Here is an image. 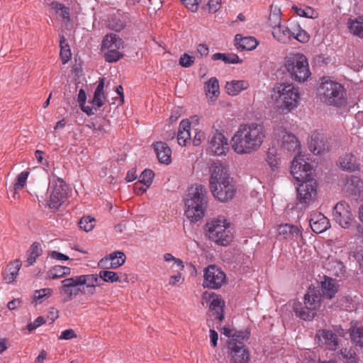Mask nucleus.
Returning a JSON list of instances; mask_svg holds the SVG:
<instances>
[{"label": "nucleus", "instance_id": "obj_50", "mask_svg": "<svg viewBox=\"0 0 363 363\" xmlns=\"http://www.w3.org/2000/svg\"><path fill=\"white\" fill-rule=\"evenodd\" d=\"M220 5L221 0H209L207 4L202 6V9H208L209 13H214L220 9Z\"/></svg>", "mask_w": 363, "mask_h": 363}, {"label": "nucleus", "instance_id": "obj_10", "mask_svg": "<svg viewBox=\"0 0 363 363\" xmlns=\"http://www.w3.org/2000/svg\"><path fill=\"white\" fill-rule=\"evenodd\" d=\"M52 191L50 196L48 206L52 209H58L65 202L68 194L69 186L66 182L60 178L52 182Z\"/></svg>", "mask_w": 363, "mask_h": 363}, {"label": "nucleus", "instance_id": "obj_54", "mask_svg": "<svg viewBox=\"0 0 363 363\" xmlns=\"http://www.w3.org/2000/svg\"><path fill=\"white\" fill-rule=\"evenodd\" d=\"M46 320L43 316H38L33 322L29 323L26 328L29 332L35 330L43 324L45 323Z\"/></svg>", "mask_w": 363, "mask_h": 363}, {"label": "nucleus", "instance_id": "obj_21", "mask_svg": "<svg viewBox=\"0 0 363 363\" xmlns=\"http://www.w3.org/2000/svg\"><path fill=\"white\" fill-rule=\"evenodd\" d=\"M347 191L354 197H360L363 191V182L358 176L351 175L347 178Z\"/></svg>", "mask_w": 363, "mask_h": 363}, {"label": "nucleus", "instance_id": "obj_4", "mask_svg": "<svg viewBox=\"0 0 363 363\" xmlns=\"http://www.w3.org/2000/svg\"><path fill=\"white\" fill-rule=\"evenodd\" d=\"M303 300L304 306L301 302H295L293 305V311L300 319L305 321L312 320L316 316V310L320 305V290L313 286H310L304 295Z\"/></svg>", "mask_w": 363, "mask_h": 363}, {"label": "nucleus", "instance_id": "obj_26", "mask_svg": "<svg viewBox=\"0 0 363 363\" xmlns=\"http://www.w3.org/2000/svg\"><path fill=\"white\" fill-rule=\"evenodd\" d=\"M309 223L312 230L317 234L323 233L330 228L328 219L322 214L311 218Z\"/></svg>", "mask_w": 363, "mask_h": 363}, {"label": "nucleus", "instance_id": "obj_56", "mask_svg": "<svg viewBox=\"0 0 363 363\" xmlns=\"http://www.w3.org/2000/svg\"><path fill=\"white\" fill-rule=\"evenodd\" d=\"M250 336V331L249 330H235L234 335L232 339H236L239 341L244 342L245 340H247Z\"/></svg>", "mask_w": 363, "mask_h": 363}, {"label": "nucleus", "instance_id": "obj_29", "mask_svg": "<svg viewBox=\"0 0 363 363\" xmlns=\"http://www.w3.org/2000/svg\"><path fill=\"white\" fill-rule=\"evenodd\" d=\"M247 83L244 80H233L225 84L226 92L229 95L236 96L241 91L247 88Z\"/></svg>", "mask_w": 363, "mask_h": 363}, {"label": "nucleus", "instance_id": "obj_39", "mask_svg": "<svg viewBox=\"0 0 363 363\" xmlns=\"http://www.w3.org/2000/svg\"><path fill=\"white\" fill-rule=\"evenodd\" d=\"M282 143L284 147L289 151L295 150L299 146L297 138L291 133L284 135Z\"/></svg>", "mask_w": 363, "mask_h": 363}, {"label": "nucleus", "instance_id": "obj_18", "mask_svg": "<svg viewBox=\"0 0 363 363\" xmlns=\"http://www.w3.org/2000/svg\"><path fill=\"white\" fill-rule=\"evenodd\" d=\"M159 162L162 164H169L172 162V150L163 141H157L152 144Z\"/></svg>", "mask_w": 363, "mask_h": 363}, {"label": "nucleus", "instance_id": "obj_23", "mask_svg": "<svg viewBox=\"0 0 363 363\" xmlns=\"http://www.w3.org/2000/svg\"><path fill=\"white\" fill-rule=\"evenodd\" d=\"M279 236L284 239L296 240L299 237H302V233L297 226L286 223L279 226Z\"/></svg>", "mask_w": 363, "mask_h": 363}, {"label": "nucleus", "instance_id": "obj_53", "mask_svg": "<svg viewBox=\"0 0 363 363\" xmlns=\"http://www.w3.org/2000/svg\"><path fill=\"white\" fill-rule=\"evenodd\" d=\"M117 253L119 255L118 256V258L113 262L109 263L108 268L110 269H117L119 267L122 266L125 262V254L121 251H117Z\"/></svg>", "mask_w": 363, "mask_h": 363}, {"label": "nucleus", "instance_id": "obj_17", "mask_svg": "<svg viewBox=\"0 0 363 363\" xmlns=\"http://www.w3.org/2000/svg\"><path fill=\"white\" fill-rule=\"evenodd\" d=\"M228 227L229 223H227L226 220L213 219L207 222L205 225V231L208 238L213 241L214 239H218L219 233H221L223 230H225Z\"/></svg>", "mask_w": 363, "mask_h": 363}, {"label": "nucleus", "instance_id": "obj_5", "mask_svg": "<svg viewBox=\"0 0 363 363\" xmlns=\"http://www.w3.org/2000/svg\"><path fill=\"white\" fill-rule=\"evenodd\" d=\"M284 72L296 82H303L311 75L306 57L300 52L291 53L284 57Z\"/></svg>", "mask_w": 363, "mask_h": 363}, {"label": "nucleus", "instance_id": "obj_24", "mask_svg": "<svg viewBox=\"0 0 363 363\" xmlns=\"http://www.w3.org/2000/svg\"><path fill=\"white\" fill-rule=\"evenodd\" d=\"M191 122L188 119L182 120L179 123V131L177 133V141L179 145L186 146L189 140H191Z\"/></svg>", "mask_w": 363, "mask_h": 363}, {"label": "nucleus", "instance_id": "obj_12", "mask_svg": "<svg viewBox=\"0 0 363 363\" xmlns=\"http://www.w3.org/2000/svg\"><path fill=\"white\" fill-rule=\"evenodd\" d=\"M202 303L203 301L209 303V311L213 315H216V318L219 321H223L225 318L223 308L225 307V301L221 296L215 292H208L206 291L201 296Z\"/></svg>", "mask_w": 363, "mask_h": 363}, {"label": "nucleus", "instance_id": "obj_62", "mask_svg": "<svg viewBox=\"0 0 363 363\" xmlns=\"http://www.w3.org/2000/svg\"><path fill=\"white\" fill-rule=\"evenodd\" d=\"M148 188L146 186H144L143 184L138 181L134 184L133 187L135 194L138 196L143 194Z\"/></svg>", "mask_w": 363, "mask_h": 363}, {"label": "nucleus", "instance_id": "obj_20", "mask_svg": "<svg viewBox=\"0 0 363 363\" xmlns=\"http://www.w3.org/2000/svg\"><path fill=\"white\" fill-rule=\"evenodd\" d=\"M339 286L335 279L327 276H324V281H321L323 295L329 299L335 297L338 291Z\"/></svg>", "mask_w": 363, "mask_h": 363}, {"label": "nucleus", "instance_id": "obj_8", "mask_svg": "<svg viewBox=\"0 0 363 363\" xmlns=\"http://www.w3.org/2000/svg\"><path fill=\"white\" fill-rule=\"evenodd\" d=\"M203 288L218 289L225 283L226 275L223 270L215 264L208 265L203 271Z\"/></svg>", "mask_w": 363, "mask_h": 363}, {"label": "nucleus", "instance_id": "obj_49", "mask_svg": "<svg viewBox=\"0 0 363 363\" xmlns=\"http://www.w3.org/2000/svg\"><path fill=\"white\" fill-rule=\"evenodd\" d=\"M195 57L188 55L187 53H184L181 55L179 60V65L185 68L190 67L194 64Z\"/></svg>", "mask_w": 363, "mask_h": 363}, {"label": "nucleus", "instance_id": "obj_19", "mask_svg": "<svg viewBox=\"0 0 363 363\" xmlns=\"http://www.w3.org/2000/svg\"><path fill=\"white\" fill-rule=\"evenodd\" d=\"M309 149L314 155H320L330 151V144L323 135L315 134L311 137Z\"/></svg>", "mask_w": 363, "mask_h": 363}, {"label": "nucleus", "instance_id": "obj_31", "mask_svg": "<svg viewBox=\"0 0 363 363\" xmlns=\"http://www.w3.org/2000/svg\"><path fill=\"white\" fill-rule=\"evenodd\" d=\"M213 61L222 60L226 64L242 63V60L240 59L238 55L234 53H221L216 52L211 56Z\"/></svg>", "mask_w": 363, "mask_h": 363}, {"label": "nucleus", "instance_id": "obj_44", "mask_svg": "<svg viewBox=\"0 0 363 363\" xmlns=\"http://www.w3.org/2000/svg\"><path fill=\"white\" fill-rule=\"evenodd\" d=\"M119 48L108 50L104 54L105 60L109 63L116 62L123 57V55L118 51Z\"/></svg>", "mask_w": 363, "mask_h": 363}, {"label": "nucleus", "instance_id": "obj_42", "mask_svg": "<svg viewBox=\"0 0 363 363\" xmlns=\"http://www.w3.org/2000/svg\"><path fill=\"white\" fill-rule=\"evenodd\" d=\"M99 276L105 282L121 281L119 274L113 271L101 270L99 272Z\"/></svg>", "mask_w": 363, "mask_h": 363}, {"label": "nucleus", "instance_id": "obj_16", "mask_svg": "<svg viewBox=\"0 0 363 363\" xmlns=\"http://www.w3.org/2000/svg\"><path fill=\"white\" fill-rule=\"evenodd\" d=\"M315 341L320 344L322 342L330 350H336L339 346L337 337L333 330L327 329H320L317 331L315 337Z\"/></svg>", "mask_w": 363, "mask_h": 363}, {"label": "nucleus", "instance_id": "obj_47", "mask_svg": "<svg viewBox=\"0 0 363 363\" xmlns=\"http://www.w3.org/2000/svg\"><path fill=\"white\" fill-rule=\"evenodd\" d=\"M29 172L27 171H23L18 175L16 182L13 186V189L15 191L14 193H16L18 190L21 189L24 187Z\"/></svg>", "mask_w": 363, "mask_h": 363}, {"label": "nucleus", "instance_id": "obj_38", "mask_svg": "<svg viewBox=\"0 0 363 363\" xmlns=\"http://www.w3.org/2000/svg\"><path fill=\"white\" fill-rule=\"evenodd\" d=\"M291 28L294 30V35L293 38L296 39L301 43H306L310 40V35L303 30L300 25L297 24L294 26H291Z\"/></svg>", "mask_w": 363, "mask_h": 363}, {"label": "nucleus", "instance_id": "obj_34", "mask_svg": "<svg viewBox=\"0 0 363 363\" xmlns=\"http://www.w3.org/2000/svg\"><path fill=\"white\" fill-rule=\"evenodd\" d=\"M351 342L356 346L363 347V326L351 325L349 328Z\"/></svg>", "mask_w": 363, "mask_h": 363}, {"label": "nucleus", "instance_id": "obj_51", "mask_svg": "<svg viewBox=\"0 0 363 363\" xmlns=\"http://www.w3.org/2000/svg\"><path fill=\"white\" fill-rule=\"evenodd\" d=\"M104 99H105V96H104V93L102 94V93L94 91L93 99L90 101V103L93 106H96V108H94V109L96 111L97 108H100L104 104Z\"/></svg>", "mask_w": 363, "mask_h": 363}, {"label": "nucleus", "instance_id": "obj_9", "mask_svg": "<svg viewBox=\"0 0 363 363\" xmlns=\"http://www.w3.org/2000/svg\"><path fill=\"white\" fill-rule=\"evenodd\" d=\"M228 354L230 357L229 363H249L250 354L244 342L236 339L227 340Z\"/></svg>", "mask_w": 363, "mask_h": 363}, {"label": "nucleus", "instance_id": "obj_64", "mask_svg": "<svg viewBox=\"0 0 363 363\" xmlns=\"http://www.w3.org/2000/svg\"><path fill=\"white\" fill-rule=\"evenodd\" d=\"M333 331L336 335H339L340 337H345V335L350 333L349 329L346 330L342 328L340 325H333Z\"/></svg>", "mask_w": 363, "mask_h": 363}, {"label": "nucleus", "instance_id": "obj_27", "mask_svg": "<svg viewBox=\"0 0 363 363\" xmlns=\"http://www.w3.org/2000/svg\"><path fill=\"white\" fill-rule=\"evenodd\" d=\"M21 264V261L19 259H16L7 266L5 272H4V279L7 283H11L15 280Z\"/></svg>", "mask_w": 363, "mask_h": 363}, {"label": "nucleus", "instance_id": "obj_36", "mask_svg": "<svg viewBox=\"0 0 363 363\" xmlns=\"http://www.w3.org/2000/svg\"><path fill=\"white\" fill-rule=\"evenodd\" d=\"M277 151L275 147L269 148L265 159L272 171L277 169L281 164V157Z\"/></svg>", "mask_w": 363, "mask_h": 363}, {"label": "nucleus", "instance_id": "obj_30", "mask_svg": "<svg viewBox=\"0 0 363 363\" xmlns=\"http://www.w3.org/2000/svg\"><path fill=\"white\" fill-rule=\"evenodd\" d=\"M77 286H78V284L74 279V277L67 278L62 281L61 290L66 295V297L64 298L65 302L72 300V287Z\"/></svg>", "mask_w": 363, "mask_h": 363}, {"label": "nucleus", "instance_id": "obj_63", "mask_svg": "<svg viewBox=\"0 0 363 363\" xmlns=\"http://www.w3.org/2000/svg\"><path fill=\"white\" fill-rule=\"evenodd\" d=\"M305 18L315 19L319 16L318 11L311 6H305Z\"/></svg>", "mask_w": 363, "mask_h": 363}, {"label": "nucleus", "instance_id": "obj_2", "mask_svg": "<svg viewBox=\"0 0 363 363\" xmlns=\"http://www.w3.org/2000/svg\"><path fill=\"white\" fill-rule=\"evenodd\" d=\"M264 138L262 124H241L231 139L232 148L239 155L250 154L261 147Z\"/></svg>", "mask_w": 363, "mask_h": 363}, {"label": "nucleus", "instance_id": "obj_22", "mask_svg": "<svg viewBox=\"0 0 363 363\" xmlns=\"http://www.w3.org/2000/svg\"><path fill=\"white\" fill-rule=\"evenodd\" d=\"M235 45L240 50H252L256 48L258 42L254 37H242L240 34H237L235 36Z\"/></svg>", "mask_w": 363, "mask_h": 363}, {"label": "nucleus", "instance_id": "obj_1", "mask_svg": "<svg viewBox=\"0 0 363 363\" xmlns=\"http://www.w3.org/2000/svg\"><path fill=\"white\" fill-rule=\"evenodd\" d=\"M313 165L305 161L303 155H297L291 162L290 173L298 183L296 199L302 207H307L317 196V182Z\"/></svg>", "mask_w": 363, "mask_h": 363}, {"label": "nucleus", "instance_id": "obj_41", "mask_svg": "<svg viewBox=\"0 0 363 363\" xmlns=\"http://www.w3.org/2000/svg\"><path fill=\"white\" fill-rule=\"evenodd\" d=\"M96 223V220L94 218L87 216H83L78 222L79 227L84 230L86 232L91 231Z\"/></svg>", "mask_w": 363, "mask_h": 363}, {"label": "nucleus", "instance_id": "obj_55", "mask_svg": "<svg viewBox=\"0 0 363 363\" xmlns=\"http://www.w3.org/2000/svg\"><path fill=\"white\" fill-rule=\"evenodd\" d=\"M182 3L191 12L197 11L201 0H182Z\"/></svg>", "mask_w": 363, "mask_h": 363}, {"label": "nucleus", "instance_id": "obj_14", "mask_svg": "<svg viewBox=\"0 0 363 363\" xmlns=\"http://www.w3.org/2000/svg\"><path fill=\"white\" fill-rule=\"evenodd\" d=\"M218 185L219 186H216V189H211V191L214 198L223 203H227L231 201L234 198L237 191L234 182H226L222 185Z\"/></svg>", "mask_w": 363, "mask_h": 363}, {"label": "nucleus", "instance_id": "obj_3", "mask_svg": "<svg viewBox=\"0 0 363 363\" xmlns=\"http://www.w3.org/2000/svg\"><path fill=\"white\" fill-rule=\"evenodd\" d=\"M184 214L191 223L203 218L208 206L206 188L201 184L191 187L184 199Z\"/></svg>", "mask_w": 363, "mask_h": 363}, {"label": "nucleus", "instance_id": "obj_46", "mask_svg": "<svg viewBox=\"0 0 363 363\" xmlns=\"http://www.w3.org/2000/svg\"><path fill=\"white\" fill-rule=\"evenodd\" d=\"M52 289L50 288H44L40 290H36L35 291L33 301L36 302L39 301L40 303L43 298L50 297L52 295Z\"/></svg>", "mask_w": 363, "mask_h": 363}, {"label": "nucleus", "instance_id": "obj_6", "mask_svg": "<svg viewBox=\"0 0 363 363\" xmlns=\"http://www.w3.org/2000/svg\"><path fill=\"white\" fill-rule=\"evenodd\" d=\"M318 91L323 95L324 102L328 105L340 107L346 103V89L344 86L331 80L329 77L321 79Z\"/></svg>", "mask_w": 363, "mask_h": 363}, {"label": "nucleus", "instance_id": "obj_60", "mask_svg": "<svg viewBox=\"0 0 363 363\" xmlns=\"http://www.w3.org/2000/svg\"><path fill=\"white\" fill-rule=\"evenodd\" d=\"M269 21L272 22V25L274 24V28H276L278 25H280L281 22V11H278V13L274 11V13L269 15Z\"/></svg>", "mask_w": 363, "mask_h": 363}, {"label": "nucleus", "instance_id": "obj_15", "mask_svg": "<svg viewBox=\"0 0 363 363\" xmlns=\"http://www.w3.org/2000/svg\"><path fill=\"white\" fill-rule=\"evenodd\" d=\"M209 144L211 151L217 156L225 155L229 150L228 139L218 130L215 131L210 138Z\"/></svg>", "mask_w": 363, "mask_h": 363}, {"label": "nucleus", "instance_id": "obj_28", "mask_svg": "<svg viewBox=\"0 0 363 363\" xmlns=\"http://www.w3.org/2000/svg\"><path fill=\"white\" fill-rule=\"evenodd\" d=\"M123 43L122 39L116 34L109 33L104 37L102 41L101 49L120 48Z\"/></svg>", "mask_w": 363, "mask_h": 363}, {"label": "nucleus", "instance_id": "obj_40", "mask_svg": "<svg viewBox=\"0 0 363 363\" xmlns=\"http://www.w3.org/2000/svg\"><path fill=\"white\" fill-rule=\"evenodd\" d=\"M205 91L207 93H211L213 96L217 98L220 94L218 80L213 77L205 84Z\"/></svg>", "mask_w": 363, "mask_h": 363}, {"label": "nucleus", "instance_id": "obj_48", "mask_svg": "<svg viewBox=\"0 0 363 363\" xmlns=\"http://www.w3.org/2000/svg\"><path fill=\"white\" fill-rule=\"evenodd\" d=\"M340 354L345 363H357L356 354L351 349L347 350L345 348L344 350H341Z\"/></svg>", "mask_w": 363, "mask_h": 363}, {"label": "nucleus", "instance_id": "obj_45", "mask_svg": "<svg viewBox=\"0 0 363 363\" xmlns=\"http://www.w3.org/2000/svg\"><path fill=\"white\" fill-rule=\"evenodd\" d=\"M125 26L126 24L125 22L116 16L112 17L108 21V28L116 32L121 31L125 27Z\"/></svg>", "mask_w": 363, "mask_h": 363}, {"label": "nucleus", "instance_id": "obj_7", "mask_svg": "<svg viewBox=\"0 0 363 363\" xmlns=\"http://www.w3.org/2000/svg\"><path fill=\"white\" fill-rule=\"evenodd\" d=\"M274 90L278 93L276 105L279 109L291 111L298 106L301 99L300 93L298 89L292 84H277Z\"/></svg>", "mask_w": 363, "mask_h": 363}, {"label": "nucleus", "instance_id": "obj_58", "mask_svg": "<svg viewBox=\"0 0 363 363\" xmlns=\"http://www.w3.org/2000/svg\"><path fill=\"white\" fill-rule=\"evenodd\" d=\"M62 266L61 265H55L52 267L48 272V279H56L60 277H55V276L60 275L62 273Z\"/></svg>", "mask_w": 363, "mask_h": 363}, {"label": "nucleus", "instance_id": "obj_43", "mask_svg": "<svg viewBox=\"0 0 363 363\" xmlns=\"http://www.w3.org/2000/svg\"><path fill=\"white\" fill-rule=\"evenodd\" d=\"M155 172L150 169H145L140 175L138 182L143 184L144 186L150 187L152 183Z\"/></svg>", "mask_w": 363, "mask_h": 363}, {"label": "nucleus", "instance_id": "obj_35", "mask_svg": "<svg viewBox=\"0 0 363 363\" xmlns=\"http://www.w3.org/2000/svg\"><path fill=\"white\" fill-rule=\"evenodd\" d=\"M354 156L352 155H346L340 158V164L342 169L350 172L359 170V165L353 162Z\"/></svg>", "mask_w": 363, "mask_h": 363}, {"label": "nucleus", "instance_id": "obj_32", "mask_svg": "<svg viewBox=\"0 0 363 363\" xmlns=\"http://www.w3.org/2000/svg\"><path fill=\"white\" fill-rule=\"evenodd\" d=\"M99 278V274H84L74 277L78 286L84 285L87 286H92L93 285L100 286L101 284L98 283Z\"/></svg>", "mask_w": 363, "mask_h": 363}, {"label": "nucleus", "instance_id": "obj_57", "mask_svg": "<svg viewBox=\"0 0 363 363\" xmlns=\"http://www.w3.org/2000/svg\"><path fill=\"white\" fill-rule=\"evenodd\" d=\"M349 28L354 35L359 38H363V23L362 24H354L350 23Z\"/></svg>", "mask_w": 363, "mask_h": 363}, {"label": "nucleus", "instance_id": "obj_11", "mask_svg": "<svg viewBox=\"0 0 363 363\" xmlns=\"http://www.w3.org/2000/svg\"><path fill=\"white\" fill-rule=\"evenodd\" d=\"M211 177H210V189L215 188L218 184L222 185L226 182H233V179L230 177L228 167L220 161L214 162L211 167Z\"/></svg>", "mask_w": 363, "mask_h": 363}, {"label": "nucleus", "instance_id": "obj_33", "mask_svg": "<svg viewBox=\"0 0 363 363\" xmlns=\"http://www.w3.org/2000/svg\"><path fill=\"white\" fill-rule=\"evenodd\" d=\"M328 270L331 274L337 277H345L346 267L342 262L337 259H332L328 262Z\"/></svg>", "mask_w": 363, "mask_h": 363}, {"label": "nucleus", "instance_id": "obj_37", "mask_svg": "<svg viewBox=\"0 0 363 363\" xmlns=\"http://www.w3.org/2000/svg\"><path fill=\"white\" fill-rule=\"evenodd\" d=\"M233 238V233L230 230V227H228L225 230H223L221 233H219L218 239H214L213 241L218 245L226 247L230 244Z\"/></svg>", "mask_w": 363, "mask_h": 363}, {"label": "nucleus", "instance_id": "obj_13", "mask_svg": "<svg viewBox=\"0 0 363 363\" xmlns=\"http://www.w3.org/2000/svg\"><path fill=\"white\" fill-rule=\"evenodd\" d=\"M333 216L334 220L344 228H348L352 220L350 206L344 201L338 202L334 206Z\"/></svg>", "mask_w": 363, "mask_h": 363}, {"label": "nucleus", "instance_id": "obj_59", "mask_svg": "<svg viewBox=\"0 0 363 363\" xmlns=\"http://www.w3.org/2000/svg\"><path fill=\"white\" fill-rule=\"evenodd\" d=\"M76 337H77V335H76L75 332L74 331V330L67 329L61 333V335L59 337V339H60V340H71Z\"/></svg>", "mask_w": 363, "mask_h": 363}, {"label": "nucleus", "instance_id": "obj_61", "mask_svg": "<svg viewBox=\"0 0 363 363\" xmlns=\"http://www.w3.org/2000/svg\"><path fill=\"white\" fill-rule=\"evenodd\" d=\"M42 250L40 248V243L38 242H34L30 248L28 252H30L32 255H35V257H38L41 255Z\"/></svg>", "mask_w": 363, "mask_h": 363}, {"label": "nucleus", "instance_id": "obj_52", "mask_svg": "<svg viewBox=\"0 0 363 363\" xmlns=\"http://www.w3.org/2000/svg\"><path fill=\"white\" fill-rule=\"evenodd\" d=\"M60 59L62 60V64H66L71 58L72 54L69 48V45L65 48V45L60 46Z\"/></svg>", "mask_w": 363, "mask_h": 363}, {"label": "nucleus", "instance_id": "obj_25", "mask_svg": "<svg viewBox=\"0 0 363 363\" xmlns=\"http://www.w3.org/2000/svg\"><path fill=\"white\" fill-rule=\"evenodd\" d=\"M272 35L279 42L288 43L293 38L294 30L292 28L278 25L274 28Z\"/></svg>", "mask_w": 363, "mask_h": 363}]
</instances>
